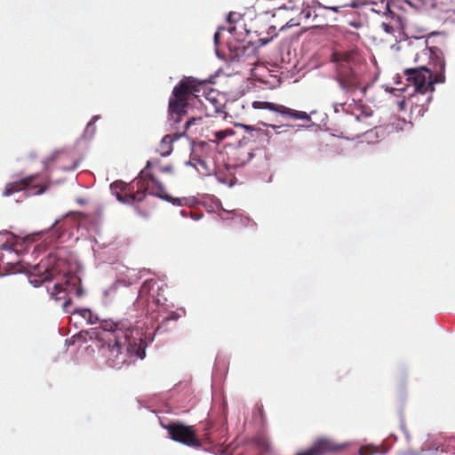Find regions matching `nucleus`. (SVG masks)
I'll return each instance as SVG.
<instances>
[{
	"instance_id": "nucleus-21",
	"label": "nucleus",
	"mask_w": 455,
	"mask_h": 455,
	"mask_svg": "<svg viewBox=\"0 0 455 455\" xmlns=\"http://www.w3.org/2000/svg\"><path fill=\"white\" fill-rule=\"evenodd\" d=\"M83 318L86 319L91 324H94L98 322V316H96L90 309H80L76 311Z\"/></svg>"
},
{
	"instance_id": "nucleus-34",
	"label": "nucleus",
	"mask_w": 455,
	"mask_h": 455,
	"mask_svg": "<svg viewBox=\"0 0 455 455\" xmlns=\"http://www.w3.org/2000/svg\"><path fill=\"white\" fill-rule=\"evenodd\" d=\"M181 201V199H178L179 204H182Z\"/></svg>"
},
{
	"instance_id": "nucleus-29",
	"label": "nucleus",
	"mask_w": 455,
	"mask_h": 455,
	"mask_svg": "<svg viewBox=\"0 0 455 455\" xmlns=\"http://www.w3.org/2000/svg\"><path fill=\"white\" fill-rule=\"evenodd\" d=\"M162 172H168L171 173L172 172V165H166L160 169Z\"/></svg>"
},
{
	"instance_id": "nucleus-27",
	"label": "nucleus",
	"mask_w": 455,
	"mask_h": 455,
	"mask_svg": "<svg viewBox=\"0 0 455 455\" xmlns=\"http://www.w3.org/2000/svg\"><path fill=\"white\" fill-rule=\"evenodd\" d=\"M98 119V116H95L92 117V119L87 124V127H86V132H89L91 130H92V132H93L94 131V122Z\"/></svg>"
},
{
	"instance_id": "nucleus-20",
	"label": "nucleus",
	"mask_w": 455,
	"mask_h": 455,
	"mask_svg": "<svg viewBox=\"0 0 455 455\" xmlns=\"http://www.w3.org/2000/svg\"><path fill=\"white\" fill-rule=\"evenodd\" d=\"M24 243V241L20 242L17 238H15V242H12L11 244L4 243L1 246V249L8 251L10 254H12V252L18 254L23 250Z\"/></svg>"
},
{
	"instance_id": "nucleus-16",
	"label": "nucleus",
	"mask_w": 455,
	"mask_h": 455,
	"mask_svg": "<svg viewBox=\"0 0 455 455\" xmlns=\"http://www.w3.org/2000/svg\"><path fill=\"white\" fill-rule=\"evenodd\" d=\"M371 113L368 114L365 112H362L360 115L355 116V120L360 125L358 129L362 133H366L371 127H376V124L371 121Z\"/></svg>"
},
{
	"instance_id": "nucleus-32",
	"label": "nucleus",
	"mask_w": 455,
	"mask_h": 455,
	"mask_svg": "<svg viewBox=\"0 0 455 455\" xmlns=\"http://www.w3.org/2000/svg\"><path fill=\"white\" fill-rule=\"evenodd\" d=\"M180 213H181L183 216H187V212H186V211H184V210L180 211Z\"/></svg>"
},
{
	"instance_id": "nucleus-5",
	"label": "nucleus",
	"mask_w": 455,
	"mask_h": 455,
	"mask_svg": "<svg viewBox=\"0 0 455 455\" xmlns=\"http://www.w3.org/2000/svg\"><path fill=\"white\" fill-rule=\"evenodd\" d=\"M165 301L166 298L163 294V283L154 279H148L142 283L140 289L136 306L141 307L143 314H153Z\"/></svg>"
},
{
	"instance_id": "nucleus-30",
	"label": "nucleus",
	"mask_w": 455,
	"mask_h": 455,
	"mask_svg": "<svg viewBox=\"0 0 455 455\" xmlns=\"http://www.w3.org/2000/svg\"><path fill=\"white\" fill-rule=\"evenodd\" d=\"M271 38H260L259 40L260 45H266L267 44H268L270 42Z\"/></svg>"
},
{
	"instance_id": "nucleus-1",
	"label": "nucleus",
	"mask_w": 455,
	"mask_h": 455,
	"mask_svg": "<svg viewBox=\"0 0 455 455\" xmlns=\"http://www.w3.org/2000/svg\"><path fill=\"white\" fill-rule=\"evenodd\" d=\"M100 327L111 335L108 344L102 347L106 363L109 367L121 369L130 363L132 357H145L147 343L142 328L133 327L128 320L103 321Z\"/></svg>"
},
{
	"instance_id": "nucleus-4",
	"label": "nucleus",
	"mask_w": 455,
	"mask_h": 455,
	"mask_svg": "<svg viewBox=\"0 0 455 455\" xmlns=\"http://www.w3.org/2000/svg\"><path fill=\"white\" fill-rule=\"evenodd\" d=\"M150 166L151 162L148 161L145 169L131 184L116 180L110 185L111 192L118 201L128 204L140 203L148 193L163 199L168 198L164 185L152 173L148 172Z\"/></svg>"
},
{
	"instance_id": "nucleus-11",
	"label": "nucleus",
	"mask_w": 455,
	"mask_h": 455,
	"mask_svg": "<svg viewBox=\"0 0 455 455\" xmlns=\"http://www.w3.org/2000/svg\"><path fill=\"white\" fill-rule=\"evenodd\" d=\"M253 108L256 109H269L274 112H277L282 116H287L292 117L294 119H301V120H308L309 116L306 112L297 111L291 108H289L283 105H278L267 101H253L252 102Z\"/></svg>"
},
{
	"instance_id": "nucleus-23",
	"label": "nucleus",
	"mask_w": 455,
	"mask_h": 455,
	"mask_svg": "<svg viewBox=\"0 0 455 455\" xmlns=\"http://www.w3.org/2000/svg\"><path fill=\"white\" fill-rule=\"evenodd\" d=\"M378 452V449L370 445L362 446L359 450V455H374Z\"/></svg>"
},
{
	"instance_id": "nucleus-9",
	"label": "nucleus",
	"mask_w": 455,
	"mask_h": 455,
	"mask_svg": "<svg viewBox=\"0 0 455 455\" xmlns=\"http://www.w3.org/2000/svg\"><path fill=\"white\" fill-rule=\"evenodd\" d=\"M346 447L347 445L344 443H336L330 438L321 437L309 449L297 455H325L327 453L339 452Z\"/></svg>"
},
{
	"instance_id": "nucleus-18",
	"label": "nucleus",
	"mask_w": 455,
	"mask_h": 455,
	"mask_svg": "<svg viewBox=\"0 0 455 455\" xmlns=\"http://www.w3.org/2000/svg\"><path fill=\"white\" fill-rule=\"evenodd\" d=\"M231 221L235 228H242V227H249V226H251V228L256 227V223L252 220H251L247 216H243L241 214H234L231 219Z\"/></svg>"
},
{
	"instance_id": "nucleus-13",
	"label": "nucleus",
	"mask_w": 455,
	"mask_h": 455,
	"mask_svg": "<svg viewBox=\"0 0 455 455\" xmlns=\"http://www.w3.org/2000/svg\"><path fill=\"white\" fill-rule=\"evenodd\" d=\"M337 81L347 92H354L360 87V79L353 68L337 69Z\"/></svg>"
},
{
	"instance_id": "nucleus-25",
	"label": "nucleus",
	"mask_w": 455,
	"mask_h": 455,
	"mask_svg": "<svg viewBox=\"0 0 455 455\" xmlns=\"http://www.w3.org/2000/svg\"><path fill=\"white\" fill-rule=\"evenodd\" d=\"M205 100L212 106L216 112L220 111V106L217 105V100L212 96V92L208 93L205 97Z\"/></svg>"
},
{
	"instance_id": "nucleus-22",
	"label": "nucleus",
	"mask_w": 455,
	"mask_h": 455,
	"mask_svg": "<svg viewBox=\"0 0 455 455\" xmlns=\"http://www.w3.org/2000/svg\"><path fill=\"white\" fill-rule=\"evenodd\" d=\"M234 154H235V156H243V155H245V157H244V158H243V159L241 160V163H240V164H241V165H243V164H244L246 162H248V161L251 158V156H252V154H251V153H250V152H245L244 148H236V149L235 150V153H234Z\"/></svg>"
},
{
	"instance_id": "nucleus-24",
	"label": "nucleus",
	"mask_w": 455,
	"mask_h": 455,
	"mask_svg": "<svg viewBox=\"0 0 455 455\" xmlns=\"http://www.w3.org/2000/svg\"><path fill=\"white\" fill-rule=\"evenodd\" d=\"M427 110V107L424 105H419L417 103H413L411 106V111L412 113L416 112L419 116L423 115V113Z\"/></svg>"
},
{
	"instance_id": "nucleus-17",
	"label": "nucleus",
	"mask_w": 455,
	"mask_h": 455,
	"mask_svg": "<svg viewBox=\"0 0 455 455\" xmlns=\"http://www.w3.org/2000/svg\"><path fill=\"white\" fill-rule=\"evenodd\" d=\"M4 268L6 274H15L23 272L24 267L20 265V261H4V255H0V268Z\"/></svg>"
},
{
	"instance_id": "nucleus-2",
	"label": "nucleus",
	"mask_w": 455,
	"mask_h": 455,
	"mask_svg": "<svg viewBox=\"0 0 455 455\" xmlns=\"http://www.w3.org/2000/svg\"><path fill=\"white\" fill-rule=\"evenodd\" d=\"M28 279L34 287H39L45 283L56 281L53 287L48 291L52 299L56 301L63 300L64 309L71 304L68 294L81 297L84 291L81 287V280L74 274L68 272L66 261L56 255L50 254L28 271Z\"/></svg>"
},
{
	"instance_id": "nucleus-15",
	"label": "nucleus",
	"mask_w": 455,
	"mask_h": 455,
	"mask_svg": "<svg viewBox=\"0 0 455 455\" xmlns=\"http://www.w3.org/2000/svg\"><path fill=\"white\" fill-rule=\"evenodd\" d=\"M435 75L432 73L433 86L435 84H442L445 81V61L443 58L436 56L435 62Z\"/></svg>"
},
{
	"instance_id": "nucleus-3",
	"label": "nucleus",
	"mask_w": 455,
	"mask_h": 455,
	"mask_svg": "<svg viewBox=\"0 0 455 455\" xmlns=\"http://www.w3.org/2000/svg\"><path fill=\"white\" fill-rule=\"evenodd\" d=\"M206 83L192 76L183 77L173 88L169 99V118L174 124L180 123L183 116H189L185 123V129L196 124L208 116V106L200 99L199 93L205 92Z\"/></svg>"
},
{
	"instance_id": "nucleus-33",
	"label": "nucleus",
	"mask_w": 455,
	"mask_h": 455,
	"mask_svg": "<svg viewBox=\"0 0 455 455\" xmlns=\"http://www.w3.org/2000/svg\"><path fill=\"white\" fill-rule=\"evenodd\" d=\"M231 15H232V14H231V13H229V14H228V21H229V22L231 21Z\"/></svg>"
},
{
	"instance_id": "nucleus-31",
	"label": "nucleus",
	"mask_w": 455,
	"mask_h": 455,
	"mask_svg": "<svg viewBox=\"0 0 455 455\" xmlns=\"http://www.w3.org/2000/svg\"><path fill=\"white\" fill-rule=\"evenodd\" d=\"M219 36H220V33H219V32H216V33L214 34V40H215V43H216V44H217V42H218Z\"/></svg>"
},
{
	"instance_id": "nucleus-8",
	"label": "nucleus",
	"mask_w": 455,
	"mask_h": 455,
	"mask_svg": "<svg viewBox=\"0 0 455 455\" xmlns=\"http://www.w3.org/2000/svg\"><path fill=\"white\" fill-rule=\"evenodd\" d=\"M404 75L407 80L411 83L415 92L424 95L428 92H433L432 71L426 67H419L416 68H408L404 70Z\"/></svg>"
},
{
	"instance_id": "nucleus-14",
	"label": "nucleus",
	"mask_w": 455,
	"mask_h": 455,
	"mask_svg": "<svg viewBox=\"0 0 455 455\" xmlns=\"http://www.w3.org/2000/svg\"><path fill=\"white\" fill-rule=\"evenodd\" d=\"M359 57L356 50L335 52L332 53V61L337 63V69L352 68L359 61Z\"/></svg>"
},
{
	"instance_id": "nucleus-35",
	"label": "nucleus",
	"mask_w": 455,
	"mask_h": 455,
	"mask_svg": "<svg viewBox=\"0 0 455 455\" xmlns=\"http://www.w3.org/2000/svg\"><path fill=\"white\" fill-rule=\"evenodd\" d=\"M207 431H208V428L205 429V435H208Z\"/></svg>"
},
{
	"instance_id": "nucleus-12",
	"label": "nucleus",
	"mask_w": 455,
	"mask_h": 455,
	"mask_svg": "<svg viewBox=\"0 0 455 455\" xmlns=\"http://www.w3.org/2000/svg\"><path fill=\"white\" fill-rule=\"evenodd\" d=\"M385 20L382 21L380 27L387 34H394L395 32H403L405 29V20L403 16L395 12L389 6L384 13Z\"/></svg>"
},
{
	"instance_id": "nucleus-10",
	"label": "nucleus",
	"mask_w": 455,
	"mask_h": 455,
	"mask_svg": "<svg viewBox=\"0 0 455 455\" xmlns=\"http://www.w3.org/2000/svg\"><path fill=\"white\" fill-rule=\"evenodd\" d=\"M266 127L256 128L251 125H243L245 131L249 133L250 138L253 140H258L261 146H267L270 143V140L274 134H278L281 132H278L277 129L283 128V126H277L274 124H263Z\"/></svg>"
},
{
	"instance_id": "nucleus-28",
	"label": "nucleus",
	"mask_w": 455,
	"mask_h": 455,
	"mask_svg": "<svg viewBox=\"0 0 455 455\" xmlns=\"http://www.w3.org/2000/svg\"><path fill=\"white\" fill-rule=\"evenodd\" d=\"M218 140H223L227 136V132L225 131H220L215 133Z\"/></svg>"
},
{
	"instance_id": "nucleus-6",
	"label": "nucleus",
	"mask_w": 455,
	"mask_h": 455,
	"mask_svg": "<svg viewBox=\"0 0 455 455\" xmlns=\"http://www.w3.org/2000/svg\"><path fill=\"white\" fill-rule=\"evenodd\" d=\"M170 437L178 443L193 448L202 447V442L197 437L193 426H188L181 422L171 423L164 426Z\"/></svg>"
},
{
	"instance_id": "nucleus-26",
	"label": "nucleus",
	"mask_w": 455,
	"mask_h": 455,
	"mask_svg": "<svg viewBox=\"0 0 455 455\" xmlns=\"http://www.w3.org/2000/svg\"><path fill=\"white\" fill-rule=\"evenodd\" d=\"M180 318V315L177 312L172 311L166 316L164 317L163 322L167 323L169 321H176Z\"/></svg>"
},
{
	"instance_id": "nucleus-7",
	"label": "nucleus",
	"mask_w": 455,
	"mask_h": 455,
	"mask_svg": "<svg viewBox=\"0 0 455 455\" xmlns=\"http://www.w3.org/2000/svg\"><path fill=\"white\" fill-rule=\"evenodd\" d=\"M39 174H33L20 180L8 183L5 185L3 191V196H10L14 193L26 190L27 188L34 190V195H42L47 190L48 182L39 181Z\"/></svg>"
},
{
	"instance_id": "nucleus-19",
	"label": "nucleus",
	"mask_w": 455,
	"mask_h": 455,
	"mask_svg": "<svg viewBox=\"0 0 455 455\" xmlns=\"http://www.w3.org/2000/svg\"><path fill=\"white\" fill-rule=\"evenodd\" d=\"M319 4L323 6L324 8L333 10L337 12L339 8L345 7L347 4L343 3L340 0H318ZM352 7H355V4H349Z\"/></svg>"
}]
</instances>
